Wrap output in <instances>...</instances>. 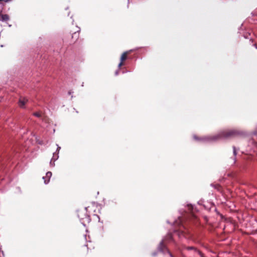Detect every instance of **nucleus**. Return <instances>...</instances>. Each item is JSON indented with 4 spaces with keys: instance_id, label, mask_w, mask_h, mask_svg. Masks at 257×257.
<instances>
[{
    "instance_id": "obj_3",
    "label": "nucleus",
    "mask_w": 257,
    "mask_h": 257,
    "mask_svg": "<svg viewBox=\"0 0 257 257\" xmlns=\"http://www.w3.org/2000/svg\"><path fill=\"white\" fill-rule=\"evenodd\" d=\"M52 175L51 172L49 171L46 173L45 176L43 177V179L44 180V183L45 184H47L49 182L50 179Z\"/></svg>"
},
{
    "instance_id": "obj_8",
    "label": "nucleus",
    "mask_w": 257,
    "mask_h": 257,
    "mask_svg": "<svg viewBox=\"0 0 257 257\" xmlns=\"http://www.w3.org/2000/svg\"><path fill=\"white\" fill-rule=\"evenodd\" d=\"M59 153L55 152L53 153V157L52 158V160H54V162H55L59 158Z\"/></svg>"
},
{
    "instance_id": "obj_4",
    "label": "nucleus",
    "mask_w": 257,
    "mask_h": 257,
    "mask_svg": "<svg viewBox=\"0 0 257 257\" xmlns=\"http://www.w3.org/2000/svg\"><path fill=\"white\" fill-rule=\"evenodd\" d=\"M167 239H168L169 241H172L173 240V237H172V235L171 233H169L167 234V236H166V237L164 239H163L160 242V243L163 241V242H164V241H165ZM163 244L164 246L166 247V248L168 249V248H167V247L164 245V243H163Z\"/></svg>"
},
{
    "instance_id": "obj_15",
    "label": "nucleus",
    "mask_w": 257,
    "mask_h": 257,
    "mask_svg": "<svg viewBox=\"0 0 257 257\" xmlns=\"http://www.w3.org/2000/svg\"><path fill=\"white\" fill-rule=\"evenodd\" d=\"M57 148L56 152H58L57 153H59V152L60 150L61 149V147H59L58 145H57Z\"/></svg>"
},
{
    "instance_id": "obj_7",
    "label": "nucleus",
    "mask_w": 257,
    "mask_h": 257,
    "mask_svg": "<svg viewBox=\"0 0 257 257\" xmlns=\"http://www.w3.org/2000/svg\"><path fill=\"white\" fill-rule=\"evenodd\" d=\"M9 20V16L7 14L2 15L1 16L0 20L2 21H7Z\"/></svg>"
},
{
    "instance_id": "obj_1",
    "label": "nucleus",
    "mask_w": 257,
    "mask_h": 257,
    "mask_svg": "<svg viewBox=\"0 0 257 257\" xmlns=\"http://www.w3.org/2000/svg\"><path fill=\"white\" fill-rule=\"evenodd\" d=\"M238 134V132L234 130L229 131H223L220 132L217 135L214 136L211 139L213 141L217 140L218 139H227L228 138L234 136Z\"/></svg>"
},
{
    "instance_id": "obj_2",
    "label": "nucleus",
    "mask_w": 257,
    "mask_h": 257,
    "mask_svg": "<svg viewBox=\"0 0 257 257\" xmlns=\"http://www.w3.org/2000/svg\"><path fill=\"white\" fill-rule=\"evenodd\" d=\"M163 241H162L160 243H159V246L158 247V250L160 252H162L164 253L167 252L170 257H174L172 253L167 249L165 246H164L163 244Z\"/></svg>"
},
{
    "instance_id": "obj_10",
    "label": "nucleus",
    "mask_w": 257,
    "mask_h": 257,
    "mask_svg": "<svg viewBox=\"0 0 257 257\" xmlns=\"http://www.w3.org/2000/svg\"><path fill=\"white\" fill-rule=\"evenodd\" d=\"M186 249L189 250H194V251L196 253V250H198L196 248H195V247H193V246H188V247H186Z\"/></svg>"
},
{
    "instance_id": "obj_11",
    "label": "nucleus",
    "mask_w": 257,
    "mask_h": 257,
    "mask_svg": "<svg viewBox=\"0 0 257 257\" xmlns=\"http://www.w3.org/2000/svg\"><path fill=\"white\" fill-rule=\"evenodd\" d=\"M50 166L52 167H54L55 166V162H54V160H52V159L50 162Z\"/></svg>"
},
{
    "instance_id": "obj_19",
    "label": "nucleus",
    "mask_w": 257,
    "mask_h": 257,
    "mask_svg": "<svg viewBox=\"0 0 257 257\" xmlns=\"http://www.w3.org/2000/svg\"><path fill=\"white\" fill-rule=\"evenodd\" d=\"M194 138H195V139H196V140H199V139H198V138H197L196 136H194Z\"/></svg>"
},
{
    "instance_id": "obj_20",
    "label": "nucleus",
    "mask_w": 257,
    "mask_h": 257,
    "mask_svg": "<svg viewBox=\"0 0 257 257\" xmlns=\"http://www.w3.org/2000/svg\"><path fill=\"white\" fill-rule=\"evenodd\" d=\"M254 47H255V48L257 49V46H256L255 44L254 45Z\"/></svg>"
},
{
    "instance_id": "obj_6",
    "label": "nucleus",
    "mask_w": 257,
    "mask_h": 257,
    "mask_svg": "<svg viewBox=\"0 0 257 257\" xmlns=\"http://www.w3.org/2000/svg\"><path fill=\"white\" fill-rule=\"evenodd\" d=\"M27 101V99L25 98H21L19 100V105L21 107H23Z\"/></svg>"
},
{
    "instance_id": "obj_18",
    "label": "nucleus",
    "mask_w": 257,
    "mask_h": 257,
    "mask_svg": "<svg viewBox=\"0 0 257 257\" xmlns=\"http://www.w3.org/2000/svg\"><path fill=\"white\" fill-rule=\"evenodd\" d=\"M118 70H116L115 71V75H117L118 74Z\"/></svg>"
},
{
    "instance_id": "obj_5",
    "label": "nucleus",
    "mask_w": 257,
    "mask_h": 257,
    "mask_svg": "<svg viewBox=\"0 0 257 257\" xmlns=\"http://www.w3.org/2000/svg\"><path fill=\"white\" fill-rule=\"evenodd\" d=\"M127 52H124L121 56L120 58V62L118 64V67H120L122 65L123 61L125 60L126 59Z\"/></svg>"
},
{
    "instance_id": "obj_9",
    "label": "nucleus",
    "mask_w": 257,
    "mask_h": 257,
    "mask_svg": "<svg viewBox=\"0 0 257 257\" xmlns=\"http://www.w3.org/2000/svg\"><path fill=\"white\" fill-rule=\"evenodd\" d=\"M84 219L86 220V221L89 222L90 221V217L88 215H86L85 218H80L81 221H82Z\"/></svg>"
},
{
    "instance_id": "obj_17",
    "label": "nucleus",
    "mask_w": 257,
    "mask_h": 257,
    "mask_svg": "<svg viewBox=\"0 0 257 257\" xmlns=\"http://www.w3.org/2000/svg\"><path fill=\"white\" fill-rule=\"evenodd\" d=\"M156 255H157V252H154V253H153V256H156Z\"/></svg>"
},
{
    "instance_id": "obj_13",
    "label": "nucleus",
    "mask_w": 257,
    "mask_h": 257,
    "mask_svg": "<svg viewBox=\"0 0 257 257\" xmlns=\"http://www.w3.org/2000/svg\"><path fill=\"white\" fill-rule=\"evenodd\" d=\"M233 153L234 156L235 157L237 155V151H236L235 147L234 146L233 147Z\"/></svg>"
},
{
    "instance_id": "obj_12",
    "label": "nucleus",
    "mask_w": 257,
    "mask_h": 257,
    "mask_svg": "<svg viewBox=\"0 0 257 257\" xmlns=\"http://www.w3.org/2000/svg\"><path fill=\"white\" fill-rule=\"evenodd\" d=\"M178 236L180 238H181L182 236H185V233L183 231H182L181 232H178Z\"/></svg>"
},
{
    "instance_id": "obj_14",
    "label": "nucleus",
    "mask_w": 257,
    "mask_h": 257,
    "mask_svg": "<svg viewBox=\"0 0 257 257\" xmlns=\"http://www.w3.org/2000/svg\"><path fill=\"white\" fill-rule=\"evenodd\" d=\"M34 115L37 117H40V114L39 112H35L34 113Z\"/></svg>"
},
{
    "instance_id": "obj_16",
    "label": "nucleus",
    "mask_w": 257,
    "mask_h": 257,
    "mask_svg": "<svg viewBox=\"0 0 257 257\" xmlns=\"http://www.w3.org/2000/svg\"><path fill=\"white\" fill-rule=\"evenodd\" d=\"M1 254H2V255H4L3 252L0 251V257H1Z\"/></svg>"
}]
</instances>
